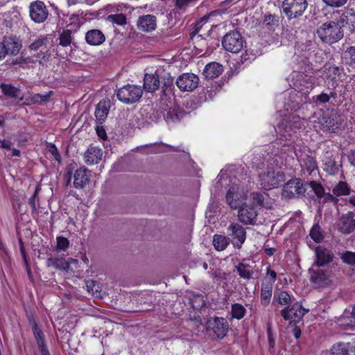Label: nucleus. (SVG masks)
Here are the masks:
<instances>
[{
	"label": "nucleus",
	"instance_id": "f257e3e1",
	"mask_svg": "<svg viewBox=\"0 0 355 355\" xmlns=\"http://www.w3.org/2000/svg\"><path fill=\"white\" fill-rule=\"evenodd\" d=\"M160 104L166 121L182 119L185 112L180 108L182 104L188 110H194L202 103L211 100L216 90H162Z\"/></svg>",
	"mask_w": 355,
	"mask_h": 355
},
{
	"label": "nucleus",
	"instance_id": "f03ea898",
	"mask_svg": "<svg viewBox=\"0 0 355 355\" xmlns=\"http://www.w3.org/2000/svg\"><path fill=\"white\" fill-rule=\"evenodd\" d=\"M277 158L278 156L275 155L274 157L268 159L266 167L259 175V183L265 190L277 188L285 180L284 173L281 169L284 162H279Z\"/></svg>",
	"mask_w": 355,
	"mask_h": 355
},
{
	"label": "nucleus",
	"instance_id": "7ed1b4c3",
	"mask_svg": "<svg viewBox=\"0 0 355 355\" xmlns=\"http://www.w3.org/2000/svg\"><path fill=\"white\" fill-rule=\"evenodd\" d=\"M292 153L296 156L302 170L306 171L309 174L318 169L317 162L309 149L306 146H302L300 144H284L281 149L282 157L279 158L285 157L286 159L284 156L286 154L293 157Z\"/></svg>",
	"mask_w": 355,
	"mask_h": 355
},
{
	"label": "nucleus",
	"instance_id": "20e7f679",
	"mask_svg": "<svg viewBox=\"0 0 355 355\" xmlns=\"http://www.w3.org/2000/svg\"><path fill=\"white\" fill-rule=\"evenodd\" d=\"M280 116L283 117L278 123L275 130L277 134L283 137L286 140L290 139L288 137H291L297 133V130L304 126L305 120L301 119L299 115L295 113L285 114L282 111L279 112Z\"/></svg>",
	"mask_w": 355,
	"mask_h": 355
},
{
	"label": "nucleus",
	"instance_id": "39448f33",
	"mask_svg": "<svg viewBox=\"0 0 355 355\" xmlns=\"http://www.w3.org/2000/svg\"><path fill=\"white\" fill-rule=\"evenodd\" d=\"M317 34L324 43L334 44L343 37V31L340 25L331 21L322 24L318 29Z\"/></svg>",
	"mask_w": 355,
	"mask_h": 355
},
{
	"label": "nucleus",
	"instance_id": "423d86ee",
	"mask_svg": "<svg viewBox=\"0 0 355 355\" xmlns=\"http://www.w3.org/2000/svg\"><path fill=\"white\" fill-rule=\"evenodd\" d=\"M249 189L246 186L233 183L226 194V202L234 209L242 205H246L248 199Z\"/></svg>",
	"mask_w": 355,
	"mask_h": 355
},
{
	"label": "nucleus",
	"instance_id": "0eeeda50",
	"mask_svg": "<svg viewBox=\"0 0 355 355\" xmlns=\"http://www.w3.org/2000/svg\"><path fill=\"white\" fill-rule=\"evenodd\" d=\"M316 118V120H313L314 128H320L322 130L327 132H336L340 129V125L343 123V119L340 115L336 111H331L329 116L319 114H315L313 117Z\"/></svg>",
	"mask_w": 355,
	"mask_h": 355
},
{
	"label": "nucleus",
	"instance_id": "6e6552de",
	"mask_svg": "<svg viewBox=\"0 0 355 355\" xmlns=\"http://www.w3.org/2000/svg\"><path fill=\"white\" fill-rule=\"evenodd\" d=\"M310 281L316 286H326L329 285L334 277L331 267H324L311 265L309 269Z\"/></svg>",
	"mask_w": 355,
	"mask_h": 355
},
{
	"label": "nucleus",
	"instance_id": "1a4fd4ad",
	"mask_svg": "<svg viewBox=\"0 0 355 355\" xmlns=\"http://www.w3.org/2000/svg\"><path fill=\"white\" fill-rule=\"evenodd\" d=\"M298 71H294L291 75L292 83L290 84L291 89H300L302 87L309 89L311 87V83L307 81V76L305 73L312 70L309 62L306 60H302L298 63Z\"/></svg>",
	"mask_w": 355,
	"mask_h": 355
},
{
	"label": "nucleus",
	"instance_id": "9d476101",
	"mask_svg": "<svg viewBox=\"0 0 355 355\" xmlns=\"http://www.w3.org/2000/svg\"><path fill=\"white\" fill-rule=\"evenodd\" d=\"M308 6L306 0H284L282 9L288 19H296L302 16Z\"/></svg>",
	"mask_w": 355,
	"mask_h": 355
},
{
	"label": "nucleus",
	"instance_id": "9b49d317",
	"mask_svg": "<svg viewBox=\"0 0 355 355\" xmlns=\"http://www.w3.org/2000/svg\"><path fill=\"white\" fill-rule=\"evenodd\" d=\"M306 186L300 179H291L283 186L282 196L286 199L299 198L305 193Z\"/></svg>",
	"mask_w": 355,
	"mask_h": 355
},
{
	"label": "nucleus",
	"instance_id": "f8f14e48",
	"mask_svg": "<svg viewBox=\"0 0 355 355\" xmlns=\"http://www.w3.org/2000/svg\"><path fill=\"white\" fill-rule=\"evenodd\" d=\"M243 42L241 33L237 31H232L224 35L222 45L227 51L237 53L243 49Z\"/></svg>",
	"mask_w": 355,
	"mask_h": 355
},
{
	"label": "nucleus",
	"instance_id": "ddd939ff",
	"mask_svg": "<svg viewBox=\"0 0 355 355\" xmlns=\"http://www.w3.org/2000/svg\"><path fill=\"white\" fill-rule=\"evenodd\" d=\"M334 259V254L330 249L319 245L314 248L313 261L311 265L329 267Z\"/></svg>",
	"mask_w": 355,
	"mask_h": 355
},
{
	"label": "nucleus",
	"instance_id": "4468645a",
	"mask_svg": "<svg viewBox=\"0 0 355 355\" xmlns=\"http://www.w3.org/2000/svg\"><path fill=\"white\" fill-rule=\"evenodd\" d=\"M227 232L233 245L240 248L246 239L245 229L242 225L233 223L228 227Z\"/></svg>",
	"mask_w": 355,
	"mask_h": 355
},
{
	"label": "nucleus",
	"instance_id": "2eb2a0df",
	"mask_svg": "<svg viewBox=\"0 0 355 355\" xmlns=\"http://www.w3.org/2000/svg\"><path fill=\"white\" fill-rule=\"evenodd\" d=\"M29 10L31 19L36 23L44 21L49 15L45 4L41 1L32 2L29 6Z\"/></svg>",
	"mask_w": 355,
	"mask_h": 355
},
{
	"label": "nucleus",
	"instance_id": "dca6fc26",
	"mask_svg": "<svg viewBox=\"0 0 355 355\" xmlns=\"http://www.w3.org/2000/svg\"><path fill=\"white\" fill-rule=\"evenodd\" d=\"M207 328L211 330L217 338H223L227 332L229 324L223 318H214L208 320Z\"/></svg>",
	"mask_w": 355,
	"mask_h": 355
},
{
	"label": "nucleus",
	"instance_id": "f3484780",
	"mask_svg": "<svg viewBox=\"0 0 355 355\" xmlns=\"http://www.w3.org/2000/svg\"><path fill=\"white\" fill-rule=\"evenodd\" d=\"M239 209V220L245 225H253L257 216L255 207L246 202V205H242Z\"/></svg>",
	"mask_w": 355,
	"mask_h": 355
},
{
	"label": "nucleus",
	"instance_id": "a211bd4d",
	"mask_svg": "<svg viewBox=\"0 0 355 355\" xmlns=\"http://www.w3.org/2000/svg\"><path fill=\"white\" fill-rule=\"evenodd\" d=\"M6 55H17L22 48L19 37L15 35H5L2 38Z\"/></svg>",
	"mask_w": 355,
	"mask_h": 355
},
{
	"label": "nucleus",
	"instance_id": "6ab92c4d",
	"mask_svg": "<svg viewBox=\"0 0 355 355\" xmlns=\"http://www.w3.org/2000/svg\"><path fill=\"white\" fill-rule=\"evenodd\" d=\"M306 311L298 303L294 304L291 308H286L282 311V316L290 322H298L304 315Z\"/></svg>",
	"mask_w": 355,
	"mask_h": 355
},
{
	"label": "nucleus",
	"instance_id": "aec40b11",
	"mask_svg": "<svg viewBox=\"0 0 355 355\" xmlns=\"http://www.w3.org/2000/svg\"><path fill=\"white\" fill-rule=\"evenodd\" d=\"M198 83L199 78L193 73H183L176 80L179 89H196Z\"/></svg>",
	"mask_w": 355,
	"mask_h": 355
},
{
	"label": "nucleus",
	"instance_id": "412c9836",
	"mask_svg": "<svg viewBox=\"0 0 355 355\" xmlns=\"http://www.w3.org/2000/svg\"><path fill=\"white\" fill-rule=\"evenodd\" d=\"M142 96V90H117L116 97L122 103L132 104L137 102Z\"/></svg>",
	"mask_w": 355,
	"mask_h": 355
},
{
	"label": "nucleus",
	"instance_id": "4be33fe9",
	"mask_svg": "<svg viewBox=\"0 0 355 355\" xmlns=\"http://www.w3.org/2000/svg\"><path fill=\"white\" fill-rule=\"evenodd\" d=\"M137 26L139 30L144 32H151L157 27L156 17L153 15L140 16L137 20Z\"/></svg>",
	"mask_w": 355,
	"mask_h": 355
},
{
	"label": "nucleus",
	"instance_id": "5701e85b",
	"mask_svg": "<svg viewBox=\"0 0 355 355\" xmlns=\"http://www.w3.org/2000/svg\"><path fill=\"white\" fill-rule=\"evenodd\" d=\"M338 229L343 234H349L355 229V214L348 212L339 221Z\"/></svg>",
	"mask_w": 355,
	"mask_h": 355
},
{
	"label": "nucleus",
	"instance_id": "b1692460",
	"mask_svg": "<svg viewBox=\"0 0 355 355\" xmlns=\"http://www.w3.org/2000/svg\"><path fill=\"white\" fill-rule=\"evenodd\" d=\"M103 157V151L101 148L91 146L84 154V160L86 164L93 165L98 164Z\"/></svg>",
	"mask_w": 355,
	"mask_h": 355
},
{
	"label": "nucleus",
	"instance_id": "393cba45",
	"mask_svg": "<svg viewBox=\"0 0 355 355\" xmlns=\"http://www.w3.org/2000/svg\"><path fill=\"white\" fill-rule=\"evenodd\" d=\"M268 194L262 193L259 191L252 192L248 194V202L251 204L255 207V205H259L266 208L270 207V202L268 201Z\"/></svg>",
	"mask_w": 355,
	"mask_h": 355
},
{
	"label": "nucleus",
	"instance_id": "a878e982",
	"mask_svg": "<svg viewBox=\"0 0 355 355\" xmlns=\"http://www.w3.org/2000/svg\"><path fill=\"white\" fill-rule=\"evenodd\" d=\"M86 42L91 46H98L105 40V36L98 29H92L85 33Z\"/></svg>",
	"mask_w": 355,
	"mask_h": 355
},
{
	"label": "nucleus",
	"instance_id": "bb28decb",
	"mask_svg": "<svg viewBox=\"0 0 355 355\" xmlns=\"http://www.w3.org/2000/svg\"><path fill=\"white\" fill-rule=\"evenodd\" d=\"M89 171L85 168L77 169L73 175V185L76 188H83L89 182Z\"/></svg>",
	"mask_w": 355,
	"mask_h": 355
},
{
	"label": "nucleus",
	"instance_id": "cd10ccee",
	"mask_svg": "<svg viewBox=\"0 0 355 355\" xmlns=\"http://www.w3.org/2000/svg\"><path fill=\"white\" fill-rule=\"evenodd\" d=\"M223 71V65L214 62H210L205 66L203 70V74L206 78L213 79L218 77Z\"/></svg>",
	"mask_w": 355,
	"mask_h": 355
},
{
	"label": "nucleus",
	"instance_id": "c85d7f7f",
	"mask_svg": "<svg viewBox=\"0 0 355 355\" xmlns=\"http://www.w3.org/2000/svg\"><path fill=\"white\" fill-rule=\"evenodd\" d=\"M322 162L324 170L330 175H334L338 171L340 166L337 164L335 159L332 157L331 153L327 151L324 155Z\"/></svg>",
	"mask_w": 355,
	"mask_h": 355
},
{
	"label": "nucleus",
	"instance_id": "c756f323",
	"mask_svg": "<svg viewBox=\"0 0 355 355\" xmlns=\"http://www.w3.org/2000/svg\"><path fill=\"white\" fill-rule=\"evenodd\" d=\"M110 108V102L105 100L100 101L96 108L95 116L102 123L107 118Z\"/></svg>",
	"mask_w": 355,
	"mask_h": 355
},
{
	"label": "nucleus",
	"instance_id": "7c9ffc66",
	"mask_svg": "<svg viewBox=\"0 0 355 355\" xmlns=\"http://www.w3.org/2000/svg\"><path fill=\"white\" fill-rule=\"evenodd\" d=\"M279 17L278 15L266 13L262 18L261 25L270 31H274L279 26Z\"/></svg>",
	"mask_w": 355,
	"mask_h": 355
},
{
	"label": "nucleus",
	"instance_id": "2f4dec72",
	"mask_svg": "<svg viewBox=\"0 0 355 355\" xmlns=\"http://www.w3.org/2000/svg\"><path fill=\"white\" fill-rule=\"evenodd\" d=\"M330 352L332 355H355V351L349 350V343H337L334 344Z\"/></svg>",
	"mask_w": 355,
	"mask_h": 355
},
{
	"label": "nucleus",
	"instance_id": "473e14b6",
	"mask_svg": "<svg viewBox=\"0 0 355 355\" xmlns=\"http://www.w3.org/2000/svg\"><path fill=\"white\" fill-rule=\"evenodd\" d=\"M33 334L37 340L42 355H50L44 345V335L40 328L35 324L33 327Z\"/></svg>",
	"mask_w": 355,
	"mask_h": 355
},
{
	"label": "nucleus",
	"instance_id": "72a5a7b5",
	"mask_svg": "<svg viewBox=\"0 0 355 355\" xmlns=\"http://www.w3.org/2000/svg\"><path fill=\"white\" fill-rule=\"evenodd\" d=\"M306 186H309L311 188L312 191L315 193V195L318 198H323L324 201H329L334 200V196L329 193H326L324 192V190L320 184L315 181H311Z\"/></svg>",
	"mask_w": 355,
	"mask_h": 355
},
{
	"label": "nucleus",
	"instance_id": "f704fd0d",
	"mask_svg": "<svg viewBox=\"0 0 355 355\" xmlns=\"http://www.w3.org/2000/svg\"><path fill=\"white\" fill-rule=\"evenodd\" d=\"M160 87V79L156 73H146L144 78L143 89H159Z\"/></svg>",
	"mask_w": 355,
	"mask_h": 355
},
{
	"label": "nucleus",
	"instance_id": "c9c22d12",
	"mask_svg": "<svg viewBox=\"0 0 355 355\" xmlns=\"http://www.w3.org/2000/svg\"><path fill=\"white\" fill-rule=\"evenodd\" d=\"M272 293V285L271 283L263 282L261 288V302L263 305H268L270 301Z\"/></svg>",
	"mask_w": 355,
	"mask_h": 355
},
{
	"label": "nucleus",
	"instance_id": "e433bc0d",
	"mask_svg": "<svg viewBox=\"0 0 355 355\" xmlns=\"http://www.w3.org/2000/svg\"><path fill=\"white\" fill-rule=\"evenodd\" d=\"M236 270L239 276L245 279H251L254 273L253 266L248 263H239Z\"/></svg>",
	"mask_w": 355,
	"mask_h": 355
},
{
	"label": "nucleus",
	"instance_id": "4c0bfd02",
	"mask_svg": "<svg viewBox=\"0 0 355 355\" xmlns=\"http://www.w3.org/2000/svg\"><path fill=\"white\" fill-rule=\"evenodd\" d=\"M48 267L53 268L57 270H66L67 260L64 258L50 257L46 260Z\"/></svg>",
	"mask_w": 355,
	"mask_h": 355
},
{
	"label": "nucleus",
	"instance_id": "58836bf2",
	"mask_svg": "<svg viewBox=\"0 0 355 355\" xmlns=\"http://www.w3.org/2000/svg\"><path fill=\"white\" fill-rule=\"evenodd\" d=\"M338 322L345 329H355V306L352 309L350 318L342 316L338 319Z\"/></svg>",
	"mask_w": 355,
	"mask_h": 355
},
{
	"label": "nucleus",
	"instance_id": "ea45409f",
	"mask_svg": "<svg viewBox=\"0 0 355 355\" xmlns=\"http://www.w3.org/2000/svg\"><path fill=\"white\" fill-rule=\"evenodd\" d=\"M58 40L60 45L64 47L71 46V44L72 43L73 40L72 31L69 29H64L60 33Z\"/></svg>",
	"mask_w": 355,
	"mask_h": 355
},
{
	"label": "nucleus",
	"instance_id": "a19ab883",
	"mask_svg": "<svg viewBox=\"0 0 355 355\" xmlns=\"http://www.w3.org/2000/svg\"><path fill=\"white\" fill-rule=\"evenodd\" d=\"M193 40V44L196 49L198 51V53H206L207 51V49L209 48L208 46V42L204 37H202V35H195L193 39H191Z\"/></svg>",
	"mask_w": 355,
	"mask_h": 355
},
{
	"label": "nucleus",
	"instance_id": "79ce46f5",
	"mask_svg": "<svg viewBox=\"0 0 355 355\" xmlns=\"http://www.w3.org/2000/svg\"><path fill=\"white\" fill-rule=\"evenodd\" d=\"M333 193L336 196H346L350 193V188L345 182H339L333 189Z\"/></svg>",
	"mask_w": 355,
	"mask_h": 355
},
{
	"label": "nucleus",
	"instance_id": "37998d69",
	"mask_svg": "<svg viewBox=\"0 0 355 355\" xmlns=\"http://www.w3.org/2000/svg\"><path fill=\"white\" fill-rule=\"evenodd\" d=\"M346 64L355 69V46L348 47L345 51Z\"/></svg>",
	"mask_w": 355,
	"mask_h": 355
},
{
	"label": "nucleus",
	"instance_id": "c03bdc74",
	"mask_svg": "<svg viewBox=\"0 0 355 355\" xmlns=\"http://www.w3.org/2000/svg\"><path fill=\"white\" fill-rule=\"evenodd\" d=\"M213 244L216 250H223L229 244L228 239L224 236L215 235L213 239Z\"/></svg>",
	"mask_w": 355,
	"mask_h": 355
},
{
	"label": "nucleus",
	"instance_id": "a18cd8bd",
	"mask_svg": "<svg viewBox=\"0 0 355 355\" xmlns=\"http://www.w3.org/2000/svg\"><path fill=\"white\" fill-rule=\"evenodd\" d=\"M309 236L315 243H321L324 239V235L318 225L313 226L310 231Z\"/></svg>",
	"mask_w": 355,
	"mask_h": 355
},
{
	"label": "nucleus",
	"instance_id": "49530a36",
	"mask_svg": "<svg viewBox=\"0 0 355 355\" xmlns=\"http://www.w3.org/2000/svg\"><path fill=\"white\" fill-rule=\"evenodd\" d=\"M245 314V307L238 303L232 306V315L233 318L240 320L244 317Z\"/></svg>",
	"mask_w": 355,
	"mask_h": 355
},
{
	"label": "nucleus",
	"instance_id": "de8ad7c7",
	"mask_svg": "<svg viewBox=\"0 0 355 355\" xmlns=\"http://www.w3.org/2000/svg\"><path fill=\"white\" fill-rule=\"evenodd\" d=\"M107 19L112 24H116L119 26H123L126 24V17L122 13L110 15L107 16Z\"/></svg>",
	"mask_w": 355,
	"mask_h": 355
},
{
	"label": "nucleus",
	"instance_id": "09e8293b",
	"mask_svg": "<svg viewBox=\"0 0 355 355\" xmlns=\"http://www.w3.org/2000/svg\"><path fill=\"white\" fill-rule=\"evenodd\" d=\"M49 42V38L46 36L41 37L36 39L28 46V49L31 51H37L43 46H46Z\"/></svg>",
	"mask_w": 355,
	"mask_h": 355
},
{
	"label": "nucleus",
	"instance_id": "8fccbe9b",
	"mask_svg": "<svg viewBox=\"0 0 355 355\" xmlns=\"http://www.w3.org/2000/svg\"><path fill=\"white\" fill-rule=\"evenodd\" d=\"M275 298L281 305H286L291 302V297L286 291H280L277 295H275Z\"/></svg>",
	"mask_w": 355,
	"mask_h": 355
},
{
	"label": "nucleus",
	"instance_id": "3c124183",
	"mask_svg": "<svg viewBox=\"0 0 355 355\" xmlns=\"http://www.w3.org/2000/svg\"><path fill=\"white\" fill-rule=\"evenodd\" d=\"M80 268L79 261L77 259L70 258L67 260V266H66V272H78Z\"/></svg>",
	"mask_w": 355,
	"mask_h": 355
},
{
	"label": "nucleus",
	"instance_id": "603ef678",
	"mask_svg": "<svg viewBox=\"0 0 355 355\" xmlns=\"http://www.w3.org/2000/svg\"><path fill=\"white\" fill-rule=\"evenodd\" d=\"M340 258L345 263L355 265V252L346 251L341 254Z\"/></svg>",
	"mask_w": 355,
	"mask_h": 355
},
{
	"label": "nucleus",
	"instance_id": "864d4df0",
	"mask_svg": "<svg viewBox=\"0 0 355 355\" xmlns=\"http://www.w3.org/2000/svg\"><path fill=\"white\" fill-rule=\"evenodd\" d=\"M69 245V240L63 236L57 237L56 249L58 251H66Z\"/></svg>",
	"mask_w": 355,
	"mask_h": 355
},
{
	"label": "nucleus",
	"instance_id": "5fc2aeb1",
	"mask_svg": "<svg viewBox=\"0 0 355 355\" xmlns=\"http://www.w3.org/2000/svg\"><path fill=\"white\" fill-rule=\"evenodd\" d=\"M325 67L331 74H334L335 76L334 78L336 76L340 77L343 72V67H338L334 64H331L330 63L326 64Z\"/></svg>",
	"mask_w": 355,
	"mask_h": 355
},
{
	"label": "nucleus",
	"instance_id": "6e6d98bb",
	"mask_svg": "<svg viewBox=\"0 0 355 355\" xmlns=\"http://www.w3.org/2000/svg\"><path fill=\"white\" fill-rule=\"evenodd\" d=\"M277 279V273L275 270H272L270 266H268L266 270V275L263 282L266 283H271L272 285L273 283L276 281Z\"/></svg>",
	"mask_w": 355,
	"mask_h": 355
},
{
	"label": "nucleus",
	"instance_id": "4d7b16f0",
	"mask_svg": "<svg viewBox=\"0 0 355 355\" xmlns=\"http://www.w3.org/2000/svg\"><path fill=\"white\" fill-rule=\"evenodd\" d=\"M173 84V78L169 74L164 76L160 80V87L162 89H167L168 87H171Z\"/></svg>",
	"mask_w": 355,
	"mask_h": 355
},
{
	"label": "nucleus",
	"instance_id": "13d9d810",
	"mask_svg": "<svg viewBox=\"0 0 355 355\" xmlns=\"http://www.w3.org/2000/svg\"><path fill=\"white\" fill-rule=\"evenodd\" d=\"M348 0H322V1L329 7L340 8L343 6Z\"/></svg>",
	"mask_w": 355,
	"mask_h": 355
},
{
	"label": "nucleus",
	"instance_id": "bf43d9fd",
	"mask_svg": "<svg viewBox=\"0 0 355 355\" xmlns=\"http://www.w3.org/2000/svg\"><path fill=\"white\" fill-rule=\"evenodd\" d=\"M47 148L51 155L55 158V159L58 162L61 161V157L59 154L57 147L53 144H49L47 146Z\"/></svg>",
	"mask_w": 355,
	"mask_h": 355
},
{
	"label": "nucleus",
	"instance_id": "052dcab7",
	"mask_svg": "<svg viewBox=\"0 0 355 355\" xmlns=\"http://www.w3.org/2000/svg\"><path fill=\"white\" fill-rule=\"evenodd\" d=\"M344 17L347 19V23L349 21L352 24V26L355 28V12L353 9L349 10L346 14L343 15V20H344Z\"/></svg>",
	"mask_w": 355,
	"mask_h": 355
},
{
	"label": "nucleus",
	"instance_id": "680f3d73",
	"mask_svg": "<svg viewBox=\"0 0 355 355\" xmlns=\"http://www.w3.org/2000/svg\"><path fill=\"white\" fill-rule=\"evenodd\" d=\"M192 0H176L175 6L180 9H184L189 6Z\"/></svg>",
	"mask_w": 355,
	"mask_h": 355
},
{
	"label": "nucleus",
	"instance_id": "e2e57ef3",
	"mask_svg": "<svg viewBox=\"0 0 355 355\" xmlns=\"http://www.w3.org/2000/svg\"><path fill=\"white\" fill-rule=\"evenodd\" d=\"M39 189H40L39 187H37L33 196L28 200V203L31 206V207L33 208V210L36 209L35 199L36 196L38 195Z\"/></svg>",
	"mask_w": 355,
	"mask_h": 355
},
{
	"label": "nucleus",
	"instance_id": "0e129e2a",
	"mask_svg": "<svg viewBox=\"0 0 355 355\" xmlns=\"http://www.w3.org/2000/svg\"><path fill=\"white\" fill-rule=\"evenodd\" d=\"M86 286H87L88 291H89V292L91 291V292H92V293H94V288L96 286L97 288L95 289V291H97L98 288V286L97 285V284L94 281H88L87 282Z\"/></svg>",
	"mask_w": 355,
	"mask_h": 355
},
{
	"label": "nucleus",
	"instance_id": "69168bd1",
	"mask_svg": "<svg viewBox=\"0 0 355 355\" xmlns=\"http://www.w3.org/2000/svg\"><path fill=\"white\" fill-rule=\"evenodd\" d=\"M202 25H203V24L201 21H197V23L195 26V30L190 33L191 39H193V37H195L196 33L199 31V30L201 28Z\"/></svg>",
	"mask_w": 355,
	"mask_h": 355
},
{
	"label": "nucleus",
	"instance_id": "338daca9",
	"mask_svg": "<svg viewBox=\"0 0 355 355\" xmlns=\"http://www.w3.org/2000/svg\"><path fill=\"white\" fill-rule=\"evenodd\" d=\"M315 62L321 64L324 61L323 53L320 51L314 55Z\"/></svg>",
	"mask_w": 355,
	"mask_h": 355
},
{
	"label": "nucleus",
	"instance_id": "774afa93",
	"mask_svg": "<svg viewBox=\"0 0 355 355\" xmlns=\"http://www.w3.org/2000/svg\"><path fill=\"white\" fill-rule=\"evenodd\" d=\"M349 163L355 166V150H352L347 156Z\"/></svg>",
	"mask_w": 355,
	"mask_h": 355
}]
</instances>
